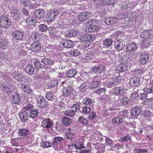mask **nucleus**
<instances>
[{
  "label": "nucleus",
  "mask_w": 153,
  "mask_h": 153,
  "mask_svg": "<svg viewBox=\"0 0 153 153\" xmlns=\"http://www.w3.org/2000/svg\"><path fill=\"white\" fill-rule=\"evenodd\" d=\"M99 22V21L96 20L95 19H90L87 21L85 22V24L86 25L87 27L88 26L90 25L98 24Z\"/></svg>",
  "instance_id": "42"
},
{
  "label": "nucleus",
  "mask_w": 153,
  "mask_h": 153,
  "mask_svg": "<svg viewBox=\"0 0 153 153\" xmlns=\"http://www.w3.org/2000/svg\"><path fill=\"white\" fill-rule=\"evenodd\" d=\"M58 81L56 79H53L51 80L50 83H49L50 88H52L56 85L58 84Z\"/></svg>",
  "instance_id": "60"
},
{
  "label": "nucleus",
  "mask_w": 153,
  "mask_h": 153,
  "mask_svg": "<svg viewBox=\"0 0 153 153\" xmlns=\"http://www.w3.org/2000/svg\"><path fill=\"white\" fill-rule=\"evenodd\" d=\"M131 140V137L128 135H127L123 137L120 139V140L123 143H124L125 142L130 141Z\"/></svg>",
  "instance_id": "46"
},
{
  "label": "nucleus",
  "mask_w": 153,
  "mask_h": 153,
  "mask_svg": "<svg viewBox=\"0 0 153 153\" xmlns=\"http://www.w3.org/2000/svg\"><path fill=\"white\" fill-rule=\"evenodd\" d=\"M11 25L10 22L6 16L1 15L0 19V25L1 27L6 28Z\"/></svg>",
  "instance_id": "3"
},
{
  "label": "nucleus",
  "mask_w": 153,
  "mask_h": 153,
  "mask_svg": "<svg viewBox=\"0 0 153 153\" xmlns=\"http://www.w3.org/2000/svg\"><path fill=\"white\" fill-rule=\"evenodd\" d=\"M63 140V139L62 137H55L53 139L52 144L55 150H58L59 145L60 146L61 144H62L61 142Z\"/></svg>",
  "instance_id": "4"
},
{
  "label": "nucleus",
  "mask_w": 153,
  "mask_h": 153,
  "mask_svg": "<svg viewBox=\"0 0 153 153\" xmlns=\"http://www.w3.org/2000/svg\"><path fill=\"white\" fill-rule=\"evenodd\" d=\"M20 96L16 92L14 93L11 98V101L14 104H18L20 102Z\"/></svg>",
  "instance_id": "22"
},
{
  "label": "nucleus",
  "mask_w": 153,
  "mask_h": 153,
  "mask_svg": "<svg viewBox=\"0 0 153 153\" xmlns=\"http://www.w3.org/2000/svg\"><path fill=\"white\" fill-rule=\"evenodd\" d=\"M121 80V77L120 76H117L115 78H112L111 79L108 80L106 82V85L108 88L114 87L115 85H118Z\"/></svg>",
  "instance_id": "2"
},
{
  "label": "nucleus",
  "mask_w": 153,
  "mask_h": 153,
  "mask_svg": "<svg viewBox=\"0 0 153 153\" xmlns=\"http://www.w3.org/2000/svg\"><path fill=\"white\" fill-rule=\"evenodd\" d=\"M83 103L86 106H92L93 102L92 100L90 98H85L83 101Z\"/></svg>",
  "instance_id": "40"
},
{
  "label": "nucleus",
  "mask_w": 153,
  "mask_h": 153,
  "mask_svg": "<svg viewBox=\"0 0 153 153\" xmlns=\"http://www.w3.org/2000/svg\"><path fill=\"white\" fill-rule=\"evenodd\" d=\"M10 43L7 39H0V48L2 49H5L10 46Z\"/></svg>",
  "instance_id": "28"
},
{
  "label": "nucleus",
  "mask_w": 153,
  "mask_h": 153,
  "mask_svg": "<svg viewBox=\"0 0 153 153\" xmlns=\"http://www.w3.org/2000/svg\"><path fill=\"white\" fill-rule=\"evenodd\" d=\"M144 92L147 94L153 93V85H152L150 88L146 87L143 89Z\"/></svg>",
  "instance_id": "52"
},
{
  "label": "nucleus",
  "mask_w": 153,
  "mask_h": 153,
  "mask_svg": "<svg viewBox=\"0 0 153 153\" xmlns=\"http://www.w3.org/2000/svg\"><path fill=\"white\" fill-rule=\"evenodd\" d=\"M153 34V31L152 30H144L141 33L140 36L142 38L144 39L142 40V42L140 45L141 46L145 48L147 47V46L149 44V42L146 40L147 38L149 37L150 36H152Z\"/></svg>",
  "instance_id": "1"
},
{
  "label": "nucleus",
  "mask_w": 153,
  "mask_h": 153,
  "mask_svg": "<svg viewBox=\"0 0 153 153\" xmlns=\"http://www.w3.org/2000/svg\"><path fill=\"white\" fill-rule=\"evenodd\" d=\"M97 78L98 76H95L92 79L91 81L89 82V85L91 89L96 88L99 85L100 82Z\"/></svg>",
  "instance_id": "11"
},
{
  "label": "nucleus",
  "mask_w": 153,
  "mask_h": 153,
  "mask_svg": "<svg viewBox=\"0 0 153 153\" xmlns=\"http://www.w3.org/2000/svg\"><path fill=\"white\" fill-rule=\"evenodd\" d=\"M118 100V102L120 101ZM130 102V99L126 97H124L123 98L122 100H120V104L123 105H125L128 104Z\"/></svg>",
  "instance_id": "44"
},
{
  "label": "nucleus",
  "mask_w": 153,
  "mask_h": 153,
  "mask_svg": "<svg viewBox=\"0 0 153 153\" xmlns=\"http://www.w3.org/2000/svg\"><path fill=\"white\" fill-rule=\"evenodd\" d=\"M87 83L84 82L79 87L78 89L81 92H84L85 91L86 87L87 86Z\"/></svg>",
  "instance_id": "50"
},
{
  "label": "nucleus",
  "mask_w": 153,
  "mask_h": 153,
  "mask_svg": "<svg viewBox=\"0 0 153 153\" xmlns=\"http://www.w3.org/2000/svg\"><path fill=\"white\" fill-rule=\"evenodd\" d=\"M62 123L65 126L69 125L71 123V120L67 117H64L62 120Z\"/></svg>",
  "instance_id": "34"
},
{
  "label": "nucleus",
  "mask_w": 153,
  "mask_h": 153,
  "mask_svg": "<svg viewBox=\"0 0 153 153\" xmlns=\"http://www.w3.org/2000/svg\"><path fill=\"white\" fill-rule=\"evenodd\" d=\"M61 43L64 47L68 48L74 46V43L70 40H63Z\"/></svg>",
  "instance_id": "23"
},
{
  "label": "nucleus",
  "mask_w": 153,
  "mask_h": 153,
  "mask_svg": "<svg viewBox=\"0 0 153 153\" xmlns=\"http://www.w3.org/2000/svg\"><path fill=\"white\" fill-rule=\"evenodd\" d=\"M58 12V10H50L48 13V20L50 21L53 20Z\"/></svg>",
  "instance_id": "25"
},
{
  "label": "nucleus",
  "mask_w": 153,
  "mask_h": 153,
  "mask_svg": "<svg viewBox=\"0 0 153 153\" xmlns=\"http://www.w3.org/2000/svg\"><path fill=\"white\" fill-rule=\"evenodd\" d=\"M37 101L38 102L37 105L38 107L43 108L47 106L46 101L42 96L39 97L37 98Z\"/></svg>",
  "instance_id": "16"
},
{
  "label": "nucleus",
  "mask_w": 153,
  "mask_h": 153,
  "mask_svg": "<svg viewBox=\"0 0 153 153\" xmlns=\"http://www.w3.org/2000/svg\"><path fill=\"white\" fill-rule=\"evenodd\" d=\"M83 113L88 114L91 111V108L90 107L85 106L82 108V110Z\"/></svg>",
  "instance_id": "61"
},
{
  "label": "nucleus",
  "mask_w": 153,
  "mask_h": 153,
  "mask_svg": "<svg viewBox=\"0 0 153 153\" xmlns=\"http://www.w3.org/2000/svg\"><path fill=\"white\" fill-rule=\"evenodd\" d=\"M31 46L33 49L36 52L39 51L41 48V45L39 42L38 41L34 42L31 45Z\"/></svg>",
  "instance_id": "32"
},
{
  "label": "nucleus",
  "mask_w": 153,
  "mask_h": 153,
  "mask_svg": "<svg viewBox=\"0 0 153 153\" xmlns=\"http://www.w3.org/2000/svg\"><path fill=\"white\" fill-rule=\"evenodd\" d=\"M80 108V105L78 103L74 104L72 106L70 107V109L73 110L74 112H78Z\"/></svg>",
  "instance_id": "45"
},
{
  "label": "nucleus",
  "mask_w": 153,
  "mask_h": 153,
  "mask_svg": "<svg viewBox=\"0 0 153 153\" xmlns=\"http://www.w3.org/2000/svg\"><path fill=\"white\" fill-rule=\"evenodd\" d=\"M105 90L106 89L105 88H101L97 89L94 92L97 94L100 95L105 92Z\"/></svg>",
  "instance_id": "58"
},
{
  "label": "nucleus",
  "mask_w": 153,
  "mask_h": 153,
  "mask_svg": "<svg viewBox=\"0 0 153 153\" xmlns=\"http://www.w3.org/2000/svg\"><path fill=\"white\" fill-rule=\"evenodd\" d=\"M19 86L25 92L30 94L31 92V89L27 84L21 83L19 84Z\"/></svg>",
  "instance_id": "29"
},
{
  "label": "nucleus",
  "mask_w": 153,
  "mask_h": 153,
  "mask_svg": "<svg viewBox=\"0 0 153 153\" xmlns=\"http://www.w3.org/2000/svg\"><path fill=\"white\" fill-rule=\"evenodd\" d=\"M146 101H147L148 105L151 108H153V98H149Z\"/></svg>",
  "instance_id": "63"
},
{
  "label": "nucleus",
  "mask_w": 153,
  "mask_h": 153,
  "mask_svg": "<svg viewBox=\"0 0 153 153\" xmlns=\"http://www.w3.org/2000/svg\"><path fill=\"white\" fill-rule=\"evenodd\" d=\"M78 120L80 123L84 125L87 124L88 123L87 120L82 117H79Z\"/></svg>",
  "instance_id": "57"
},
{
  "label": "nucleus",
  "mask_w": 153,
  "mask_h": 153,
  "mask_svg": "<svg viewBox=\"0 0 153 153\" xmlns=\"http://www.w3.org/2000/svg\"><path fill=\"white\" fill-rule=\"evenodd\" d=\"M140 59L139 63L141 64H144L147 63L148 60L149 56L147 52L144 51L142 53L140 56Z\"/></svg>",
  "instance_id": "10"
},
{
  "label": "nucleus",
  "mask_w": 153,
  "mask_h": 153,
  "mask_svg": "<svg viewBox=\"0 0 153 153\" xmlns=\"http://www.w3.org/2000/svg\"><path fill=\"white\" fill-rule=\"evenodd\" d=\"M112 43L111 40L109 39H106L104 41L103 43L104 45L106 46H110L111 45Z\"/></svg>",
  "instance_id": "55"
},
{
  "label": "nucleus",
  "mask_w": 153,
  "mask_h": 153,
  "mask_svg": "<svg viewBox=\"0 0 153 153\" xmlns=\"http://www.w3.org/2000/svg\"><path fill=\"white\" fill-rule=\"evenodd\" d=\"M65 138L71 141H74L76 140L75 134L71 131H68L65 134Z\"/></svg>",
  "instance_id": "20"
},
{
  "label": "nucleus",
  "mask_w": 153,
  "mask_h": 153,
  "mask_svg": "<svg viewBox=\"0 0 153 153\" xmlns=\"http://www.w3.org/2000/svg\"><path fill=\"white\" fill-rule=\"evenodd\" d=\"M82 60L85 62L86 60H89L91 59H93V56L92 53H88L85 55H83L82 56Z\"/></svg>",
  "instance_id": "41"
},
{
  "label": "nucleus",
  "mask_w": 153,
  "mask_h": 153,
  "mask_svg": "<svg viewBox=\"0 0 153 153\" xmlns=\"http://www.w3.org/2000/svg\"><path fill=\"white\" fill-rule=\"evenodd\" d=\"M41 62L45 65H53L55 62L54 59H52L49 58H43L41 60Z\"/></svg>",
  "instance_id": "17"
},
{
  "label": "nucleus",
  "mask_w": 153,
  "mask_h": 153,
  "mask_svg": "<svg viewBox=\"0 0 153 153\" xmlns=\"http://www.w3.org/2000/svg\"><path fill=\"white\" fill-rule=\"evenodd\" d=\"M125 44V42L123 39H119L114 42V47L116 49L120 51L124 48Z\"/></svg>",
  "instance_id": "8"
},
{
  "label": "nucleus",
  "mask_w": 153,
  "mask_h": 153,
  "mask_svg": "<svg viewBox=\"0 0 153 153\" xmlns=\"http://www.w3.org/2000/svg\"><path fill=\"white\" fill-rule=\"evenodd\" d=\"M13 37L15 39L21 40L23 37V33L22 31L16 30L13 32Z\"/></svg>",
  "instance_id": "26"
},
{
  "label": "nucleus",
  "mask_w": 153,
  "mask_h": 153,
  "mask_svg": "<svg viewBox=\"0 0 153 153\" xmlns=\"http://www.w3.org/2000/svg\"><path fill=\"white\" fill-rule=\"evenodd\" d=\"M53 95L51 92H48L45 95V97L48 100H52L54 99L53 97Z\"/></svg>",
  "instance_id": "53"
},
{
  "label": "nucleus",
  "mask_w": 153,
  "mask_h": 153,
  "mask_svg": "<svg viewBox=\"0 0 153 153\" xmlns=\"http://www.w3.org/2000/svg\"><path fill=\"white\" fill-rule=\"evenodd\" d=\"M76 73V70L72 68L66 72V75L68 77H71L74 76Z\"/></svg>",
  "instance_id": "33"
},
{
  "label": "nucleus",
  "mask_w": 153,
  "mask_h": 153,
  "mask_svg": "<svg viewBox=\"0 0 153 153\" xmlns=\"http://www.w3.org/2000/svg\"><path fill=\"white\" fill-rule=\"evenodd\" d=\"M70 54L74 56H77L80 54V52L79 50L77 49H74L70 52Z\"/></svg>",
  "instance_id": "62"
},
{
  "label": "nucleus",
  "mask_w": 153,
  "mask_h": 153,
  "mask_svg": "<svg viewBox=\"0 0 153 153\" xmlns=\"http://www.w3.org/2000/svg\"><path fill=\"white\" fill-rule=\"evenodd\" d=\"M97 25L94 24L88 26L87 27L88 30L86 29L87 31L90 32H95L98 31L99 29V27Z\"/></svg>",
  "instance_id": "30"
},
{
  "label": "nucleus",
  "mask_w": 153,
  "mask_h": 153,
  "mask_svg": "<svg viewBox=\"0 0 153 153\" xmlns=\"http://www.w3.org/2000/svg\"><path fill=\"white\" fill-rule=\"evenodd\" d=\"M13 85L10 83H7V84L3 86L2 90L3 91L6 93L11 92L13 88Z\"/></svg>",
  "instance_id": "15"
},
{
  "label": "nucleus",
  "mask_w": 153,
  "mask_h": 153,
  "mask_svg": "<svg viewBox=\"0 0 153 153\" xmlns=\"http://www.w3.org/2000/svg\"><path fill=\"white\" fill-rule=\"evenodd\" d=\"M41 61L39 60H36L33 62L34 68L36 71L40 69H45V66L43 64L41 63Z\"/></svg>",
  "instance_id": "19"
},
{
  "label": "nucleus",
  "mask_w": 153,
  "mask_h": 153,
  "mask_svg": "<svg viewBox=\"0 0 153 153\" xmlns=\"http://www.w3.org/2000/svg\"><path fill=\"white\" fill-rule=\"evenodd\" d=\"M19 116L20 119L23 121H26L28 120L29 117V114H27L26 111H21L19 113Z\"/></svg>",
  "instance_id": "18"
},
{
  "label": "nucleus",
  "mask_w": 153,
  "mask_h": 153,
  "mask_svg": "<svg viewBox=\"0 0 153 153\" xmlns=\"http://www.w3.org/2000/svg\"><path fill=\"white\" fill-rule=\"evenodd\" d=\"M74 146L76 149L79 150L82 149H85V147L84 146V144L81 142H75Z\"/></svg>",
  "instance_id": "36"
},
{
  "label": "nucleus",
  "mask_w": 153,
  "mask_h": 153,
  "mask_svg": "<svg viewBox=\"0 0 153 153\" xmlns=\"http://www.w3.org/2000/svg\"><path fill=\"white\" fill-rule=\"evenodd\" d=\"M39 29L40 31L45 32L48 29L47 26L46 25L41 24L39 27Z\"/></svg>",
  "instance_id": "54"
},
{
  "label": "nucleus",
  "mask_w": 153,
  "mask_h": 153,
  "mask_svg": "<svg viewBox=\"0 0 153 153\" xmlns=\"http://www.w3.org/2000/svg\"><path fill=\"white\" fill-rule=\"evenodd\" d=\"M29 131L27 129L21 128L19 130V133L20 136H26Z\"/></svg>",
  "instance_id": "43"
},
{
  "label": "nucleus",
  "mask_w": 153,
  "mask_h": 153,
  "mask_svg": "<svg viewBox=\"0 0 153 153\" xmlns=\"http://www.w3.org/2000/svg\"><path fill=\"white\" fill-rule=\"evenodd\" d=\"M33 108V105L30 104H27L23 108V109L24 110L27 111H31Z\"/></svg>",
  "instance_id": "59"
},
{
  "label": "nucleus",
  "mask_w": 153,
  "mask_h": 153,
  "mask_svg": "<svg viewBox=\"0 0 153 153\" xmlns=\"http://www.w3.org/2000/svg\"><path fill=\"white\" fill-rule=\"evenodd\" d=\"M26 73L28 74L32 75L35 74V69L33 66L31 65H27L25 69Z\"/></svg>",
  "instance_id": "24"
},
{
  "label": "nucleus",
  "mask_w": 153,
  "mask_h": 153,
  "mask_svg": "<svg viewBox=\"0 0 153 153\" xmlns=\"http://www.w3.org/2000/svg\"><path fill=\"white\" fill-rule=\"evenodd\" d=\"M73 91V89L71 87L64 88L62 90L63 94L65 96L69 97L72 95Z\"/></svg>",
  "instance_id": "14"
},
{
  "label": "nucleus",
  "mask_w": 153,
  "mask_h": 153,
  "mask_svg": "<svg viewBox=\"0 0 153 153\" xmlns=\"http://www.w3.org/2000/svg\"><path fill=\"white\" fill-rule=\"evenodd\" d=\"M52 144L49 142H45L42 141L40 143V146L42 148H49L51 147Z\"/></svg>",
  "instance_id": "48"
},
{
  "label": "nucleus",
  "mask_w": 153,
  "mask_h": 153,
  "mask_svg": "<svg viewBox=\"0 0 153 153\" xmlns=\"http://www.w3.org/2000/svg\"><path fill=\"white\" fill-rule=\"evenodd\" d=\"M104 22L107 25H113L116 23L117 19L115 17H106L104 19Z\"/></svg>",
  "instance_id": "13"
},
{
  "label": "nucleus",
  "mask_w": 153,
  "mask_h": 153,
  "mask_svg": "<svg viewBox=\"0 0 153 153\" xmlns=\"http://www.w3.org/2000/svg\"><path fill=\"white\" fill-rule=\"evenodd\" d=\"M140 81V78L139 77H134L132 78L130 81V84L133 87L138 86Z\"/></svg>",
  "instance_id": "21"
},
{
  "label": "nucleus",
  "mask_w": 153,
  "mask_h": 153,
  "mask_svg": "<svg viewBox=\"0 0 153 153\" xmlns=\"http://www.w3.org/2000/svg\"><path fill=\"white\" fill-rule=\"evenodd\" d=\"M64 114L66 116L71 117V118L74 117L75 114L74 111L71 109L66 110L64 112Z\"/></svg>",
  "instance_id": "37"
},
{
  "label": "nucleus",
  "mask_w": 153,
  "mask_h": 153,
  "mask_svg": "<svg viewBox=\"0 0 153 153\" xmlns=\"http://www.w3.org/2000/svg\"><path fill=\"white\" fill-rule=\"evenodd\" d=\"M142 110V109L141 107L136 106L135 108L132 109L131 111L132 116L134 117L137 116L140 113Z\"/></svg>",
  "instance_id": "27"
},
{
  "label": "nucleus",
  "mask_w": 153,
  "mask_h": 153,
  "mask_svg": "<svg viewBox=\"0 0 153 153\" xmlns=\"http://www.w3.org/2000/svg\"><path fill=\"white\" fill-rule=\"evenodd\" d=\"M105 66L102 65H96L93 66L91 71V72L96 74H100L102 72V71L104 70Z\"/></svg>",
  "instance_id": "5"
},
{
  "label": "nucleus",
  "mask_w": 153,
  "mask_h": 153,
  "mask_svg": "<svg viewBox=\"0 0 153 153\" xmlns=\"http://www.w3.org/2000/svg\"><path fill=\"white\" fill-rule=\"evenodd\" d=\"M29 116L31 118H34L36 117L39 114L37 109H33L29 111Z\"/></svg>",
  "instance_id": "39"
},
{
  "label": "nucleus",
  "mask_w": 153,
  "mask_h": 153,
  "mask_svg": "<svg viewBox=\"0 0 153 153\" xmlns=\"http://www.w3.org/2000/svg\"><path fill=\"white\" fill-rule=\"evenodd\" d=\"M77 32L76 30H71L66 34L65 36L69 37L75 36L76 35Z\"/></svg>",
  "instance_id": "38"
},
{
  "label": "nucleus",
  "mask_w": 153,
  "mask_h": 153,
  "mask_svg": "<svg viewBox=\"0 0 153 153\" xmlns=\"http://www.w3.org/2000/svg\"><path fill=\"white\" fill-rule=\"evenodd\" d=\"M41 126L44 128H51L53 126V121L50 118H46L42 122Z\"/></svg>",
  "instance_id": "6"
},
{
  "label": "nucleus",
  "mask_w": 153,
  "mask_h": 153,
  "mask_svg": "<svg viewBox=\"0 0 153 153\" xmlns=\"http://www.w3.org/2000/svg\"><path fill=\"white\" fill-rule=\"evenodd\" d=\"M137 45L135 43H132L127 45L126 47L127 53H134L137 49Z\"/></svg>",
  "instance_id": "12"
},
{
  "label": "nucleus",
  "mask_w": 153,
  "mask_h": 153,
  "mask_svg": "<svg viewBox=\"0 0 153 153\" xmlns=\"http://www.w3.org/2000/svg\"><path fill=\"white\" fill-rule=\"evenodd\" d=\"M91 13L89 12H85L80 13L77 16L78 19L82 22L87 19L90 16Z\"/></svg>",
  "instance_id": "9"
},
{
  "label": "nucleus",
  "mask_w": 153,
  "mask_h": 153,
  "mask_svg": "<svg viewBox=\"0 0 153 153\" xmlns=\"http://www.w3.org/2000/svg\"><path fill=\"white\" fill-rule=\"evenodd\" d=\"M135 153H146L147 151V150H143L141 149H136L134 150Z\"/></svg>",
  "instance_id": "64"
},
{
  "label": "nucleus",
  "mask_w": 153,
  "mask_h": 153,
  "mask_svg": "<svg viewBox=\"0 0 153 153\" xmlns=\"http://www.w3.org/2000/svg\"><path fill=\"white\" fill-rule=\"evenodd\" d=\"M136 54L134 53H128L126 55V61L127 62H130L136 57Z\"/></svg>",
  "instance_id": "35"
},
{
  "label": "nucleus",
  "mask_w": 153,
  "mask_h": 153,
  "mask_svg": "<svg viewBox=\"0 0 153 153\" xmlns=\"http://www.w3.org/2000/svg\"><path fill=\"white\" fill-rule=\"evenodd\" d=\"M123 122V119L120 117H116L112 120V123L115 126H118Z\"/></svg>",
  "instance_id": "31"
},
{
  "label": "nucleus",
  "mask_w": 153,
  "mask_h": 153,
  "mask_svg": "<svg viewBox=\"0 0 153 153\" xmlns=\"http://www.w3.org/2000/svg\"><path fill=\"white\" fill-rule=\"evenodd\" d=\"M40 10H36L34 13V15L37 18H41L43 16V12L40 11Z\"/></svg>",
  "instance_id": "49"
},
{
  "label": "nucleus",
  "mask_w": 153,
  "mask_h": 153,
  "mask_svg": "<svg viewBox=\"0 0 153 153\" xmlns=\"http://www.w3.org/2000/svg\"><path fill=\"white\" fill-rule=\"evenodd\" d=\"M127 89L124 86L115 87L114 88L113 93L116 95H123L126 93Z\"/></svg>",
  "instance_id": "7"
},
{
  "label": "nucleus",
  "mask_w": 153,
  "mask_h": 153,
  "mask_svg": "<svg viewBox=\"0 0 153 153\" xmlns=\"http://www.w3.org/2000/svg\"><path fill=\"white\" fill-rule=\"evenodd\" d=\"M89 36V34H84L81 36L80 39L82 41H90Z\"/></svg>",
  "instance_id": "47"
},
{
  "label": "nucleus",
  "mask_w": 153,
  "mask_h": 153,
  "mask_svg": "<svg viewBox=\"0 0 153 153\" xmlns=\"http://www.w3.org/2000/svg\"><path fill=\"white\" fill-rule=\"evenodd\" d=\"M138 97V94L135 91L131 94L130 99L132 101L137 100Z\"/></svg>",
  "instance_id": "51"
},
{
  "label": "nucleus",
  "mask_w": 153,
  "mask_h": 153,
  "mask_svg": "<svg viewBox=\"0 0 153 153\" xmlns=\"http://www.w3.org/2000/svg\"><path fill=\"white\" fill-rule=\"evenodd\" d=\"M117 70L120 72H122L126 71L127 69L126 66L124 65H120L117 67Z\"/></svg>",
  "instance_id": "56"
}]
</instances>
